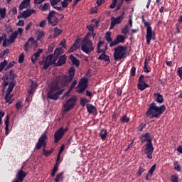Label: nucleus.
Instances as JSON below:
<instances>
[{"label":"nucleus","instance_id":"f257e3e1","mask_svg":"<svg viewBox=\"0 0 182 182\" xmlns=\"http://www.w3.org/2000/svg\"><path fill=\"white\" fill-rule=\"evenodd\" d=\"M68 75L58 76L55 81L53 82L51 87L47 94V98L53 101H57L60 95L65 92V87L69 86V84L73 80L75 76V69L70 67Z\"/></svg>","mask_w":182,"mask_h":182},{"label":"nucleus","instance_id":"f03ea898","mask_svg":"<svg viewBox=\"0 0 182 182\" xmlns=\"http://www.w3.org/2000/svg\"><path fill=\"white\" fill-rule=\"evenodd\" d=\"M17 75L14 70H11L9 73L5 74L4 77H2L3 83H2V90L1 92L4 93L6 92V87L9 86L8 89H14L16 86V80Z\"/></svg>","mask_w":182,"mask_h":182},{"label":"nucleus","instance_id":"7ed1b4c3","mask_svg":"<svg viewBox=\"0 0 182 182\" xmlns=\"http://www.w3.org/2000/svg\"><path fill=\"white\" fill-rule=\"evenodd\" d=\"M140 140L141 144H144L145 141L148 142V144H145L144 152L149 159H152L154 147L153 145L152 138L150 136V134L146 132L144 134V135H141Z\"/></svg>","mask_w":182,"mask_h":182},{"label":"nucleus","instance_id":"20e7f679","mask_svg":"<svg viewBox=\"0 0 182 182\" xmlns=\"http://www.w3.org/2000/svg\"><path fill=\"white\" fill-rule=\"evenodd\" d=\"M166 109L165 105L157 106L155 102H152L146 112V117L150 119L160 117L164 113Z\"/></svg>","mask_w":182,"mask_h":182},{"label":"nucleus","instance_id":"39448f33","mask_svg":"<svg viewBox=\"0 0 182 182\" xmlns=\"http://www.w3.org/2000/svg\"><path fill=\"white\" fill-rule=\"evenodd\" d=\"M114 60L115 62L121 61L127 57V48L122 46H119L114 49Z\"/></svg>","mask_w":182,"mask_h":182},{"label":"nucleus","instance_id":"423d86ee","mask_svg":"<svg viewBox=\"0 0 182 182\" xmlns=\"http://www.w3.org/2000/svg\"><path fill=\"white\" fill-rule=\"evenodd\" d=\"M58 57H57L55 55L52 54L49 55L45 58H43V60L39 61L40 65H43V69L47 70L49 68V67L52 65H55V63L57 62Z\"/></svg>","mask_w":182,"mask_h":182},{"label":"nucleus","instance_id":"0eeeda50","mask_svg":"<svg viewBox=\"0 0 182 182\" xmlns=\"http://www.w3.org/2000/svg\"><path fill=\"white\" fill-rule=\"evenodd\" d=\"M104 44V41H99L97 43V53L98 54L102 53L99 57L98 60H102L105 63H107V64H109L111 62L110 57L107 55H106V50H107V46H105L104 49H101V46Z\"/></svg>","mask_w":182,"mask_h":182},{"label":"nucleus","instance_id":"6e6552de","mask_svg":"<svg viewBox=\"0 0 182 182\" xmlns=\"http://www.w3.org/2000/svg\"><path fill=\"white\" fill-rule=\"evenodd\" d=\"M142 23H144V27L146 28V43L148 46H149L151 39L154 41L156 39V38L154 37V33L152 31L151 26H150V23L147 22L145 18L142 19Z\"/></svg>","mask_w":182,"mask_h":182},{"label":"nucleus","instance_id":"1a4fd4ad","mask_svg":"<svg viewBox=\"0 0 182 182\" xmlns=\"http://www.w3.org/2000/svg\"><path fill=\"white\" fill-rule=\"evenodd\" d=\"M142 23H144V27L146 28V43L148 46H149L151 39L154 41L156 39V38L154 37V33L152 31L151 26H150V23L147 22L145 18L142 19Z\"/></svg>","mask_w":182,"mask_h":182},{"label":"nucleus","instance_id":"9d476101","mask_svg":"<svg viewBox=\"0 0 182 182\" xmlns=\"http://www.w3.org/2000/svg\"><path fill=\"white\" fill-rule=\"evenodd\" d=\"M77 98L76 96L71 97L64 105L65 112H68L73 109L76 105Z\"/></svg>","mask_w":182,"mask_h":182},{"label":"nucleus","instance_id":"9b49d317","mask_svg":"<svg viewBox=\"0 0 182 182\" xmlns=\"http://www.w3.org/2000/svg\"><path fill=\"white\" fill-rule=\"evenodd\" d=\"M81 50L84 53L90 54L94 50L92 41L82 43Z\"/></svg>","mask_w":182,"mask_h":182},{"label":"nucleus","instance_id":"f8f14e48","mask_svg":"<svg viewBox=\"0 0 182 182\" xmlns=\"http://www.w3.org/2000/svg\"><path fill=\"white\" fill-rule=\"evenodd\" d=\"M48 139V136L46 134H43L39 137L38 141L36 146V149L41 150L42 146H43V150H46V140Z\"/></svg>","mask_w":182,"mask_h":182},{"label":"nucleus","instance_id":"ddd939ff","mask_svg":"<svg viewBox=\"0 0 182 182\" xmlns=\"http://www.w3.org/2000/svg\"><path fill=\"white\" fill-rule=\"evenodd\" d=\"M124 12L123 11L122 15L118 17H111V23L109 29H113L117 24L121 23L124 20Z\"/></svg>","mask_w":182,"mask_h":182},{"label":"nucleus","instance_id":"4468645a","mask_svg":"<svg viewBox=\"0 0 182 182\" xmlns=\"http://www.w3.org/2000/svg\"><path fill=\"white\" fill-rule=\"evenodd\" d=\"M88 84V79L86 77H82L80 81L78 86L77 87L79 88L78 93H84V92L87 88Z\"/></svg>","mask_w":182,"mask_h":182},{"label":"nucleus","instance_id":"2eb2a0df","mask_svg":"<svg viewBox=\"0 0 182 182\" xmlns=\"http://www.w3.org/2000/svg\"><path fill=\"white\" fill-rule=\"evenodd\" d=\"M126 41V37L122 35H118L114 41L109 43V47L117 46L119 43H124Z\"/></svg>","mask_w":182,"mask_h":182},{"label":"nucleus","instance_id":"dca6fc26","mask_svg":"<svg viewBox=\"0 0 182 182\" xmlns=\"http://www.w3.org/2000/svg\"><path fill=\"white\" fill-rule=\"evenodd\" d=\"M32 14H36V10L33 9H27L23 11V12H20L19 15L18 16V19L20 18H27L32 15Z\"/></svg>","mask_w":182,"mask_h":182},{"label":"nucleus","instance_id":"f3484780","mask_svg":"<svg viewBox=\"0 0 182 182\" xmlns=\"http://www.w3.org/2000/svg\"><path fill=\"white\" fill-rule=\"evenodd\" d=\"M64 136L65 134L62 132V129H58L54 134V142L58 144Z\"/></svg>","mask_w":182,"mask_h":182},{"label":"nucleus","instance_id":"a211bd4d","mask_svg":"<svg viewBox=\"0 0 182 182\" xmlns=\"http://www.w3.org/2000/svg\"><path fill=\"white\" fill-rule=\"evenodd\" d=\"M72 1V0H63V1H61V6H55L53 9L58 11H63V9L67 8Z\"/></svg>","mask_w":182,"mask_h":182},{"label":"nucleus","instance_id":"6ab92c4d","mask_svg":"<svg viewBox=\"0 0 182 182\" xmlns=\"http://www.w3.org/2000/svg\"><path fill=\"white\" fill-rule=\"evenodd\" d=\"M43 53V48H38L37 52L32 55L31 56V62L33 64H35L38 60V58H40L41 54Z\"/></svg>","mask_w":182,"mask_h":182},{"label":"nucleus","instance_id":"aec40b11","mask_svg":"<svg viewBox=\"0 0 182 182\" xmlns=\"http://www.w3.org/2000/svg\"><path fill=\"white\" fill-rule=\"evenodd\" d=\"M27 173L22 169H20L16 175V179L20 181H23L24 178L26 177Z\"/></svg>","mask_w":182,"mask_h":182},{"label":"nucleus","instance_id":"412c9836","mask_svg":"<svg viewBox=\"0 0 182 182\" xmlns=\"http://www.w3.org/2000/svg\"><path fill=\"white\" fill-rule=\"evenodd\" d=\"M14 90V88H8V90H6V95L4 97V100L6 102H9L10 100L12 99V95H10L11 93H12V91Z\"/></svg>","mask_w":182,"mask_h":182},{"label":"nucleus","instance_id":"4be33fe9","mask_svg":"<svg viewBox=\"0 0 182 182\" xmlns=\"http://www.w3.org/2000/svg\"><path fill=\"white\" fill-rule=\"evenodd\" d=\"M67 56L65 55H61L57 62L56 66L61 67L66 63Z\"/></svg>","mask_w":182,"mask_h":182},{"label":"nucleus","instance_id":"5701e85b","mask_svg":"<svg viewBox=\"0 0 182 182\" xmlns=\"http://www.w3.org/2000/svg\"><path fill=\"white\" fill-rule=\"evenodd\" d=\"M151 59V58L149 55H147L146 57H145L144 66V73H149L150 72V70H149L148 69V66H149V62L150 61Z\"/></svg>","mask_w":182,"mask_h":182},{"label":"nucleus","instance_id":"b1692460","mask_svg":"<svg viewBox=\"0 0 182 182\" xmlns=\"http://www.w3.org/2000/svg\"><path fill=\"white\" fill-rule=\"evenodd\" d=\"M78 45H79L78 40H75V41L74 42L71 48L69 49L68 53H72L76 51L79 48Z\"/></svg>","mask_w":182,"mask_h":182},{"label":"nucleus","instance_id":"393cba45","mask_svg":"<svg viewBox=\"0 0 182 182\" xmlns=\"http://www.w3.org/2000/svg\"><path fill=\"white\" fill-rule=\"evenodd\" d=\"M17 37H18V33H12L9 36V39L7 40L9 45L14 43Z\"/></svg>","mask_w":182,"mask_h":182},{"label":"nucleus","instance_id":"a878e982","mask_svg":"<svg viewBox=\"0 0 182 182\" xmlns=\"http://www.w3.org/2000/svg\"><path fill=\"white\" fill-rule=\"evenodd\" d=\"M154 96L156 97V102L159 104H163L164 102V97L161 93L156 92L154 94Z\"/></svg>","mask_w":182,"mask_h":182},{"label":"nucleus","instance_id":"bb28decb","mask_svg":"<svg viewBox=\"0 0 182 182\" xmlns=\"http://www.w3.org/2000/svg\"><path fill=\"white\" fill-rule=\"evenodd\" d=\"M31 3V0H23L19 5V11H23Z\"/></svg>","mask_w":182,"mask_h":182},{"label":"nucleus","instance_id":"cd10ccee","mask_svg":"<svg viewBox=\"0 0 182 182\" xmlns=\"http://www.w3.org/2000/svg\"><path fill=\"white\" fill-rule=\"evenodd\" d=\"M107 136V130L102 128L100 132V137L102 141H105L106 139V137Z\"/></svg>","mask_w":182,"mask_h":182},{"label":"nucleus","instance_id":"c85d7f7f","mask_svg":"<svg viewBox=\"0 0 182 182\" xmlns=\"http://www.w3.org/2000/svg\"><path fill=\"white\" fill-rule=\"evenodd\" d=\"M53 38H58V36H60L62 33H63V30L58 28V27H55L53 28Z\"/></svg>","mask_w":182,"mask_h":182},{"label":"nucleus","instance_id":"c756f323","mask_svg":"<svg viewBox=\"0 0 182 182\" xmlns=\"http://www.w3.org/2000/svg\"><path fill=\"white\" fill-rule=\"evenodd\" d=\"M70 59L73 63V65L77 66V68L80 65V61L77 60V58L76 57H75L73 55H70Z\"/></svg>","mask_w":182,"mask_h":182},{"label":"nucleus","instance_id":"7c9ffc66","mask_svg":"<svg viewBox=\"0 0 182 182\" xmlns=\"http://www.w3.org/2000/svg\"><path fill=\"white\" fill-rule=\"evenodd\" d=\"M87 110L89 114H93V112H97L96 107L92 105H87Z\"/></svg>","mask_w":182,"mask_h":182},{"label":"nucleus","instance_id":"2f4dec72","mask_svg":"<svg viewBox=\"0 0 182 182\" xmlns=\"http://www.w3.org/2000/svg\"><path fill=\"white\" fill-rule=\"evenodd\" d=\"M48 23L52 25L53 26H55L58 23V17L50 18V21H48Z\"/></svg>","mask_w":182,"mask_h":182},{"label":"nucleus","instance_id":"473e14b6","mask_svg":"<svg viewBox=\"0 0 182 182\" xmlns=\"http://www.w3.org/2000/svg\"><path fill=\"white\" fill-rule=\"evenodd\" d=\"M148 87H149V85L146 82L138 83V89L141 91H144Z\"/></svg>","mask_w":182,"mask_h":182},{"label":"nucleus","instance_id":"72a5a7b5","mask_svg":"<svg viewBox=\"0 0 182 182\" xmlns=\"http://www.w3.org/2000/svg\"><path fill=\"white\" fill-rule=\"evenodd\" d=\"M39 9L41 11H46L50 9V4L49 3H45L43 6L41 5Z\"/></svg>","mask_w":182,"mask_h":182},{"label":"nucleus","instance_id":"f704fd0d","mask_svg":"<svg viewBox=\"0 0 182 182\" xmlns=\"http://www.w3.org/2000/svg\"><path fill=\"white\" fill-rule=\"evenodd\" d=\"M64 53V50L61 48H55V52H54V55H56L57 57H59L61 54Z\"/></svg>","mask_w":182,"mask_h":182},{"label":"nucleus","instance_id":"c9c22d12","mask_svg":"<svg viewBox=\"0 0 182 182\" xmlns=\"http://www.w3.org/2000/svg\"><path fill=\"white\" fill-rule=\"evenodd\" d=\"M63 172H61V173L57 174V176H55V178L54 179V181L55 182L63 181Z\"/></svg>","mask_w":182,"mask_h":182},{"label":"nucleus","instance_id":"e433bc0d","mask_svg":"<svg viewBox=\"0 0 182 182\" xmlns=\"http://www.w3.org/2000/svg\"><path fill=\"white\" fill-rule=\"evenodd\" d=\"M8 65V61L4 60L3 62L0 63V73L4 70L6 66Z\"/></svg>","mask_w":182,"mask_h":182},{"label":"nucleus","instance_id":"4c0bfd02","mask_svg":"<svg viewBox=\"0 0 182 182\" xmlns=\"http://www.w3.org/2000/svg\"><path fill=\"white\" fill-rule=\"evenodd\" d=\"M6 9H0V16L2 18V19H4L6 18Z\"/></svg>","mask_w":182,"mask_h":182},{"label":"nucleus","instance_id":"58836bf2","mask_svg":"<svg viewBox=\"0 0 182 182\" xmlns=\"http://www.w3.org/2000/svg\"><path fill=\"white\" fill-rule=\"evenodd\" d=\"M173 165H174V170L178 172H181V166L178 164V161H175Z\"/></svg>","mask_w":182,"mask_h":182},{"label":"nucleus","instance_id":"ea45409f","mask_svg":"<svg viewBox=\"0 0 182 182\" xmlns=\"http://www.w3.org/2000/svg\"><path fill=\"white\" fill-rule=\"evenodd\" d=\"M58 167H59L58 164H55L54 166L53 169L52 173H51V176L52 177H54L56 175V173L58 171Z\"/></svg>","mask_w":182,"mask_h":182},{"label":"nucleus","instance_id":"a19ab883","mask_svg":"<svg viewBox=\"0 0 182 182\" xmlns=\"http://www.w3.org/2000/svg\"><path fill=\"white\" fill-rule=\"evenodd\" d=\"M53 149H52V150H46V149H43V155H44L46 157H48L49 156H50L51 154L53 153Z\"/></svg>","mask_w":182,"mask_h":182},{"label":"nucleus","instance_id":"79ce46f5","mask_svg":"<svg viewBox=\"0 0 182 182\" xmlns=\"http://www.w3.org/2000/svg\"><path fill=\"white\" fill-rule=\"evenodd\" d=\"M55 14H56V11H55L53 10L48 13V17H47L48 21H50L51 18L56 17V16H54Z\"/></svg>","mask_w":182,"mask_h":182},{"label":"nucleus","instance_id":"37998d69","mask_svg":"<svg viewBox=\"0 0 182 182\" xmlns=\"http://www.w3.org/2000/svg\"><path fill=\"white\" fill-rule=\"evenodd\" d=\"M105 39L108 43H112V42H113L111 38V32L106 33Z\"/></svg>","mask_w":182,"mask_h":182},{"label":"nucleus","instance_id":"c03bdc74","mask_svg":"<svg viewBox=\"0 0 182 182\" xmlns=\"http://www.w3.org/2000/svg\"><path fill=\"white\" fill-rule=\"evenodd\" d=\"M156 165L154 164L151 168L149 170V174L152 177L154 172L156 171Z\"/></svg>","mask_w":182,"mask_h":182},{"label":"nucleus","instance_id":"a18cd8bd","mask_svg":"<svg viewBox=\"0 0 182 182\" xmlns=\"http://www.w3.org/2000/svg\"><path fill=\"white\" fill-rule=\"evenodd\" d=\"M4 125H5V130L9 131V115H7V118L4 121Z\"/></svg>","mask_w":182,"mask_h":182},{"label":"nucleus","instance_id":"49530a36","mask_svg":"<svg viewBox=\"0 0 182 182\" xmlns=\"http://www.w3.org/2000/svg\"><path fill=\"white\" fill-rule=\"evenodd\" d=\"M90 33H87V34L85 35V37H84L82 43L92 42V41H90L89 38L90 37Z\"/></svg>","mask_w":182,"mask_h":182},{"label":"nucleus","instance_id":"de8ad7c7","mask_svg":"<svg viewBox=\"0 0 182 182\" xmlns=\"http://www.w3.org/2000/svg\"><path fill=\"white\" fill-rule=\"evenodd\" d=\"M171 182H178L179 181V178L176 175H172L171 176Z\"/></svg>","mask_w":182,"mask_h":182},{"label":"nucleus","instance_id":"09e8293b","mask_svg":"<svg viewBox=\"0 0 182 182\" xmlns=\"http://www.w3.org/2000/svg\"><path fill=\"white\" fill-rule=\"evenodd\" d=\"M61 0H50V4H51L53 8L55 6V5H58Z\"/></svg>","mask_w":182,"mask_h":182},{"label":"nucleus","instance_id":"8fccbe9b","mask_svg":"<svg viewBox=\"0 0 182 182\" xmlns=\"http://www.w3.org/2000/svg\"><path fill=\"white\" fill-rule=\"evenodd\" d=\"M10 50L9 48H6L3 53H1L0 54V58H3L5 55H8L9 53Z\"/></svg>","mask_w":182,"mask_h":182},{"label":"nucleus","instance_id":"3c124183","mask_svg":"<svg viewBox=\"0 0 182 182\" xmlns=\"http://www.w3.org/2000/svg\"><path fill=\"white\" fill-rule=\"evenodd\" d=\"M122 123H128L130 121V119L127 117V115H124L121 119Z\"/></svg>","mask_w":182,"mask_h":182},{"label":"nucleus","instance_id":"603ef678","mask_svg":"<svg viewBox=\"0 0 182 182\" xmlns=\"http://www.w3.org/2000/svg\"><path fill=\"white\" fill-rule=\"evenodd\" d=\"M87 102L88 101L86 98H82L80 100V104L82 107H85Z\"/></svg>","mask_w":182,"mask_h":182},{"label":"nucleus","instance_id":"864d4df0","mask_svg":"<svg viewBox=\"0 0 182 182\" xmlns=\"http://www.w3.org/2000/svg\"><path fill=\"white\" fill-rule=\"evenodd\" d=\"M44 36L45 33L43 31H41L40 33H38L36 40L40 41L42 38H44Z\"/></svg>","mask_w":182,"mask_h":182},{"label":"nucleus","instance_id":"5fc2aeb1","mask_svg":"<svg viewBox=\"0 0 182 182\" xmlns=\"http://www.w3.org/2000/svg\"><path fill=\"white\" fill-rule=\"evenodd\" d=\"M77 80H75L72 82L70 87V92H71L72 90H73L75 89V87L77 85Z\"/></svg>","mask_w":182,"mask_h":182},{"label":"nucleus","instance_id":"6e6d98bb","mask_svg":"<svg viewBox=\"0 0 182 182\" xmlns=\"http://www.w3.org/2000/svg\"><path fill=\"white\" fill-rule=\"evenodd\" d=\"M178 76L182 80V67H179L177 70Z\"/></svg>","mask_w":182,"mask_h":182},{"label":"nucleus","instance_id":"4d7b16f0","mask_svg":"<svg viewBox=\"0 0 182 182\" xmlns=\"http://www.w3.org/2000/svg\"><path fill=\"white\" fill-rule=\"evenodd\" d=\"M129 26H125L122 30V33L124 35H127L129 32Z\"/></svg>","mask_w":182,"mask_h":182},{"label":"nucleus","instance_id":"13d9d810","mask_svg":"<svg viewBox=\"0 0 182 182\" xmlns=\"http://www.w3.org/2000/svg\"><path fill=\"white\" fill-rule=\"evenodd\" d=\"M25 55L23 53H21L18 58V63H23L24 61Z\"/></svg>","mask_w":182,"mask_h":182},{"label":"nucleus","instance_id":"bf43d9fd","mask_svg":"<svg viewBox=\"0 0 182 182\" xmlns=\"http://www.w3.org/2000/svg\"><path fill=\"white\" fill-rule=\"evenodd\" d=\"M144 78H145V76L144 75H141L139 78V84L144 83L145 82Z\"/></svg>","mask_w":182,"mask_h":182},{"label":"nucleus","instance_id":"052dcab7","mask_svg":"<svg viewBox=\"0 0 182 182\" xmlns=\"http://www.w3.org/2000/svg\"><path fill=\"white\" fill-rule=\"evenodd\" d=\"M14 33H17V36L20 35V36H22L23 33V29L22 28H18V31H14Z\"/></svg>","mask_w":182,"mask_h":182},{"label":"nucleus","instance_id":"680f3d73","mask_svg":"<svg viewBox=\"0 0 182 182\" xmlns=\"http://www.w3.org/2000/svg\"><path fill=\"white\" fill-rule=\"evenodd\" d=\"M34 41V38L33 37H30L28 39V41L26 42V43H24V46L23 47L24 48H28V43L31 42V41Z\"/></svg>","mask_w":182,"mask_h":182},{"label":"nucleus","instance_id":"e2e57ef3","mask_svg":"<svg viewBox=\"0 0 182 182\" xmlns=\"http://www.w3.org/2000/svg\"><path fill=\"white\" fill-rule=\"evenodd\" d=\"M136 67H132V69H131V76H133L134 77L136 75Z\"/></svg>","mask_w":182,"mask_h":182},{"label":"nucleus","instance_id":"0e129e2a","mask_svg":"<svg viewBox=\"0 0 182 182\" xmlns=\"http://www.w3.org/2000/svg\"><path fill=\"white\" fill-rule=\"evenodd\" d=\"M65 149V145H62L61 147H60V151H58V155H61V154L63 153V151H64Z\"/></svg>","mask_w":182,"mask_h":182},{"label":"nucleus","instance_id":"69168bd1","mask_svg":"<svg viewBox=\"0 0 182 182\" xmlns=\"http://www.w3.org/2000/svg\"><path fill=\"white\" fill-rule=\"evenodd\" d=\"M15 63L11 62L7 67H6L5 70H7L8 69L12 68L14 66Z\"/></svg>","mask_w":182,"mask_h":182},{"label":"nucleus","instance_id":"338daca9","mask_svg":"<svg viewBox=\"0 0 182 182\" xmlns=\"http://www.w3.org/2000/svg\"><path fill=\"white\" fill-rule=\"evenodd\" d=\"M146 123H141L140 124V129H139V131L140 132H143L144 128H146Z\"/></svg>","mask_w":182,"mask_h":182},{"label":"nucleus","instance_id":"774afa93","mask_svg":"<svg viewBox=\"0 0 182 182\" xmlns=\"http://www.w3.org/2000/svg\"><path fill=\"white\" fill-rule=\"evenodd\" d=\"M46 25V21H41L39 23L40 28H44Z\"/></svg>","mask_w":182,"mask_h":182}]
</instances>
